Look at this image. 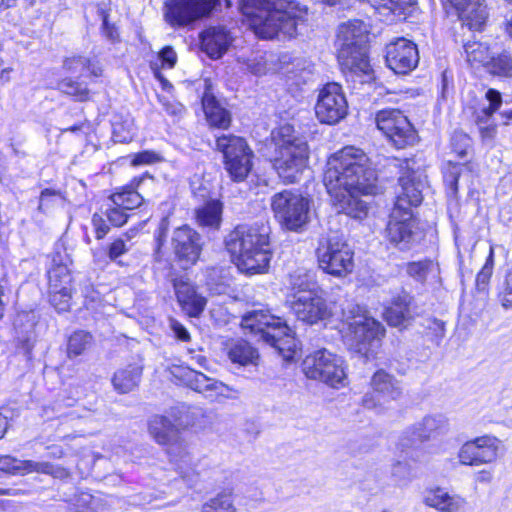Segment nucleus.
I'll return each mask as SVG.
<instances>
[{
    "label": "nucleus",
    "mask_w": 512,
    "mask_h": 512,
    "mask_svg": "<svg viewBox=\"0 0 512 512\" xmlns=\"http://www.w3.org/2000/svg\"><path fill=\"white\" fill-rule=\"evenodd\" d=\"M128 251L129 247L127 244L122 239H116L109 247L108 256L111 260L115 261Z\"/></svg>",
    "instance_id": "nucleus-60"
},
{
    "label": "nucleus",
    "mask_w": 512,
    "mask_h": 512,
    "mask_svg": "<svg viewBox=\"0 0 512 512\" xmlns=\"http://www.w3.org/2000/svg\"><path fill=\"white\" fill-rule=\"evenodd\" d=\"M162 160V156L153 151H143L135 155L132 160L133 165H142V164H153L160 162Z\"/></svg>",
    "instance_id": "nucleus-56"
},
{
    "label": "nucleus",
    "mask_w": 512,
    "mask_h": 512,
    "mask_svg": "<svg viewBox=\"0 0 512 512\" xmlns=\"http://www.w3.org/2000/svg\"><path fill=\"white\" fill-rule=\"evenodd\" d=\"M179 377L187 387L212 400L235 398L239 393L237 389L192 369H181Z\"/></svg>",
    "instance_id": "nucleus-16"
},
{
    "label": "nucleus",
    "mask_w": 512,
    "mask_h": 512,
    "mask_svg": "<svg viewBox=\"0 0 512 512\" xmlns=\"http://www.w3.org/2000/svg\"><path fill=\"white\" fill-rule=\"evenodd\" d=\"M148 431L157 444L169 447L168 453L171 460L175 462L180 476L187 482H193L197 473L192 465L190 455L185 451L180 430L169 418L155 415L149 420Z\"/></svg>",
    "instance_id": "nucleus-8"
},
{
    "label": "nucleus",
    "mask_w": 512,
    "mask_h": 512,
    "mask_svg": "<svg viewBox=\"0 0 512 512\" xmlns=\"http://www.w3.org/2000/svg\"><path fill=\"white\" fill-rule=\"evenodd\" d=\"M297 6L289 0H241L240 10L254 33L263 39L293 37Z\"/></svg>",
    "instance_id": "nucleus-2"
},
{
    "label": "nucleus",
    "mask_w": 512,
    "mask_h": 512,
    "mask_svg": "<svg viewBox=\"0 0 512 512\" xmlns=\"http://www.w3.org/2000/svg\"><path fill=\"white\" fill-rule=\"evenodd\" d=\"M110 200L113 205L120 206L122 209L133 210L143 203V197L135 190V186L123 188L121 191L111 195Z\"/></svg>",
    "instance_id": "nucleus-40"
},
{
    "label": "nucleus",
    "mask_w": 512,
    "mask_h": 512,
    "mask_svg": "<svg viewBox=\"0 0 512 512\" xmlns=\"http://www.w3.org/2000/svg\"><path fill=\"white\" fill-rule=\"evenodd\" d=\"M499 441L495 437L482 436L465 442L458 451L462 465L478 466L496 461Z\"/></svg>",
    "instance_id": "nucleus-18"
},
{
    "label": "nucleus",
    "mask_w": 512,
    "mask_h": 512,
    "mask_svg": "<svg viewBox=\"0 0 512 512\" xmlns=\"http://www.w3.org/2000/svg\"><path fill=\"white\" fill-rule=\"evenodd\" d=\"M486 70L498 77L512 78V55L509 51L503 50L501 53L492 54Z\"/></svg>",
    "instance_id": "nucleus-38"
},
{
    "label": "nucleus",
    "mask_w": 512,
    "mask_h": 512,
    "mask_svg": "<svg viewBox=\"0 0 512 512\" xmlns=\"http://www.w3.org/2000/svg\"><path fill=\"white\" fill-rule=\"evenodd\" d=\"M399 185L394 207L412 212V207L420 205L423 200L424 182L421 175L415 171H407L399 178Z\"/></svg>",
    "instance_id": "nucleus-23"
},
{
    "label": "nucleus",
    "mask_w": 512,
    "mask_h": 512,
    "mask_svg": "<svg viewBox=\"0 0 512 512\" xmlns=\"http://www.w3.org/2000/svg\"><path fill=\"white\" fill-rule=\"evenodd\" d=\"M223 205L219 200H210L196 210L199 226L218 229L222 221Z\"/></svg>",
    "instance_id": "nucleus-34"
},
{
    "label": "nucleus",
    "mask_w": 512,
    "mask_h": 512,
    "mask_svg": "<svg viewBox=\"0 0 512 512\" xmlns=\"http://www.w3.org/2000/svg\"><path fill=\"white\" fill-rule=\"evenodd\" d=\"M404 123L405 125H396L393 131L386 136L399 149L412 145L416 141V131L406 116Z\"/></svg>",
    "instance_id": "nucleus-39"
},
{
    "label": "nucleus",
    "mask_w": 512,
    "mask_h": 512,
    "mask_svg": "<svg viewBox=\"0 0 512 512\" xmlns=\"http://www.w3.org/2000/svg\"><path fill=\"white\" fill-rule=\"evenodd\" d=\"M92 225L94 227L97 239L104 238L105 235L109 232V226L106 224L104 218L97 213L92 216Z\"/></svg>",
    "instance_id": "nucleus-62"
},
{
    "label": "nucleus",
    "mask_w": 512,
    "mask_h": 512,
    "mask_svg": "<svg viewBox=\"0 0 512 512\" xmlns=\"http://www.w3.org/2000/svg\"><path fill=\"white\" fill-rule=\"evenodd\" d=\"M338 61L342 71L351 78L359 77L360 82L372 78V68L367 55L368 34L365 24L355 20L339 26Z\"/></svg>",
    "instance_id": "nucleus-4"
},
{
    "label": "nucleus",
    "mask_w": 512,
    "mask_h": 512,
    "mask_svg": "<svg viewBox=\"0 0 512 512\" xmlns=\"http://www.w3.org/2000/svg\"><path fill=\"white\" fill-rule=\"evenodd\" d=\"M303 372L307 378L321 381L333 388L345 385L344 360L325 348L306 356Z\"/></svg>",
    "instance_id": "nucleus-11"
},
{
    "label": "nucleus",
    "mask_w": 512,
    "mask_h": 512,
    "mask_svg": "<svg viewBox=\"0 0 512 512\" xmlns=\"http://www.w3.org/2000/svg\"><path fill=\"white\" fill-rule=\"evenodd\" d=\"M434 263L431 260L410 262L406 265L407 274L419 282H424L428 274L433 270Z\"/></svg>",
    "instance_id": "nucleus-48"
},
{
    "label": "nucleus",
    "mask_w": 512,
    "mask_h": 512,
    "mask_svg": "<svg viewBox=\"0 0 512 512\" xmlns=\"http://www.w3.org/2000/svg\"><path fill=\"white\" fill-rule=\"evenodd\" d=\"M450 431V422L442 413L428 414L415 423L408 432L420 442L434 440L442 437Z\"/></svg>",
    "instance_id": "nucleus-24"
},
{
    "label": "nucleus",
    "mask_w": 512,
    "mask_h": 512,
    "mask_svg": "<svg viewBox=\"0 0 512 512\" xmlns=\"http://www.w3.org/2000/svg\"><path fill=\"white\" fill-rule=\"evenodd\" d=\"M353 255L350 246L338 236L329 237L317 248L319 267L335 277H345L352 272Z\"/></svg>",
    "instance_id": "nucleus-14"
},
{
    "label": "nucleus",
    "mask_w": 512,
    "mask_h": 512,
    "mask_svg": "<svg viewBox=\"0 0 512 512\" xmlns=\"http://www.w3.org/2000/svg\"><path fill=\"white\" fill-rule=\"evenodd\" d=\"M170 328L174 332L177 339L181 341H189L190 334L187 329L177 320L170 319Z\"/></svg>",
    "instance_id": "nucleus-63"
},
{
    "label": "nucleus",
    "mask_w": 512,
    "mask_h": 512,
    "mask_svg": "<svg viewBox=\"0 0 512 512\" xmlns=\"http://www.w3.org/2000/svg\"><path fill=\"white\" fill-rule=\"evenodd\" d=\"M59 198L60 194L58 191L44 189L40 195L38 210L47 212L51 208L50 206Z\"/></svg>",
    "instance_id": "nucleus-54"
},
{
    "label": "nucleus",
    "mask_w": 512,
    "mask_h": 512,
    "mask_svg": "<svg viewBox=\"0 0 512 512\" xmlns=\"http://www.w3.org/2000/svg\"><path fill=\"white\" fill-rule=\"evenodd\" d=\"M453 151L459 156L464 157L470 147V138L463 132H455L451 139Z\"/></svg>",
    "instance_id": "nucleus-50"
},
{
    "label": "nucleus",
    "mask_w": 512,
    "mask_h": 512,
    "mask_svg": "<svg viewBox=\"0 0 512 512\" xmlns=\"http://www.w3.org/2000/svg\"><path fill=\"white\" fill-rule=\"evenodd\" d=\"M370 6L381 16H401L411 12L416 0H367Z\"/></svg>",
    "instance_id": "nucleus-33"
},
{
    "label": "nucleus",
    "mask_w": 512,
    "mask_h": 512,
    "mask_svg": "<svg viewBox=\"0 0 512 512\" xmlns=\"http://www.w3.org/2000/svg\"><path fill=\"white\" fill-rule=\"evenodd\" d=\"M227 355L232 363L240 366L256 365L259 354L249 342L238 339L227 345Z\"/></svg>",
    "instance_id": "nucleus-28"
},
{
    "label": "nucleus",
    "mask_w": 512,
    "mask_h": 512,
    "mask_svg": "<svg viewBox=\"0 0 512 512\" xmlns=\"http://www.w3.org/2000/svg\"><path fill=\"white\" fill-rule=\"evenodd\" d=\"M202 105L210 125L223 129L228 128L230 115L218 104L214 96L205 93L202 98Z\"/></svg>",
    "instance_id": "nucleus-35"
},
{
    "label": "nucleus",
    "mask_w": 512,
    "mask_h": 512,
    "mask_svg": "<svg viewBox=\"0 0 512 512\" xmlns=\"http://www.w3.org/2000/svg\"><path fill=\"white\" fill-rule=\"evenodd\" d=\"M447 13H455L470 29L481 30L488 18L484 0H442Z\"/></svg>",
    "instance_id": "nucleus-20"
},
{
    "label": "nucleus",
    "mask_w": 512,
    "mask_h": 512,
    "mask_svg": "<svg viewBox=\"0 0 512 512\" xmlns=\"http://www.w3.org/2000/svg\"><path fill=\"white\" fill-rule=\"evenodd\" d=\"M42 467L33 460H20L10 455H0V470L13 475H27Z\"/></svg>",
    "instance_id": "nucleus-37"
},
{
    "label": "nucleus",
    "mask_w": 512,
    "mask_h": 512,
    "mask_svg": "<svg viewBox=\"0 0 512 512\" xmlns=\"http://www.w3.org/2000/svg\"><path fill=\"white\" fill-rule=\"evenodd\" d=\"M493 254V249L490 248L489 256L487 257L481 271L477 275V282L486 283L491 277L494 265Z\"/></svg>",
    "instance_id": "nucleus-59"
},
{
    "label": "nucleus",
    "mask_w": 512,
    "mask_h": 512,
    "mask_svg": "<svg viewBox=\"0 0 512 512\" xmlns=\"http://www.w3.org/2000/svg\"><path fill=\"white\" fill-rule=\"evenodd\" d=\"M201 49L212 59L225 54L232 42L230 33L224 27H209L200 35Z\"/></svg>",
    "instance_id": "nucleus-27"
},
{
    "label": "nucleus",
    "mask_w": 512,
    "mask_h": 512,
    "mask_svg": "<svg viewBox=\"0 0 512 512\" xmlns=\"http://www.w3.org/2000/svg\"><path fill=\"white\" fill-rule=\"evenodd\" d=\"M404 118L405 115L398 109H383L376 114L375 121L377 128L387 136L396 125H405Z\"/></svg>",
    "instance_id": "nucleus-41"
},
{
    "label": "nucleus",
    "mask_w": 512,
    "mask_h": 512,
    "mask_svg": "<svg viewBox=\"0 0 512 512\" xmlns=\"http://www.w3.org/2000/svg\"><path fill=\"white\" fill-rule=\"evenodd\" d=\"M216 147L224 155L225 169L230 177L241 182L246 179L252 168L253 151L247 142L234 135L217 137Z\"/></svg>",
    "instance_id": "nucleus-13"
},
{
    "label": "nucleus",
    "mask_w": 512,
    "mask_h": 512,
    "mask_svg": "<svg viewBox=\"0 0 512 512\" xmlns=\"http://www.w3.org/2000/svg\"><path fill=\"white\" fill-rule=\"evenodd\" d=\"M247 69L255 75H263L271 70V68L267 67V60L263 56H256L249 59L247 62Z\"/></svg>",
    "instance_id": "nucleus-55"
},
{
    "label": "nucleus",
    "mask_w": 512,
    "mask_h": 512,
    "mask_svg": "<svg viewBox=\"0 0 512 512\" xmlns=\"http://www.w3.org/2000/svg\"><path fill=\"white\" fill-rule=\"evenodd\" d=\"M413 213L393 207L385 230L388 241L400 249L409 248L414 239Z\"/></svg>",
    "instance_id": "nucleus-21"
},
{
    "label": "nucleus",
    "mask_w": 512,
    "mask_h": 512,
    "mask_svg": "<svg viewBox=\"0 0 512 512\" xmlns=\"http://www.w3.org/2000/svg\"><path fill=\"white\" fill-rule=\"evenodd\" d=\"M58 87L60 91L75 97L78 101H86L89 98V90L70 78L60 81Z\"/></svg>",
    "instance_id": "nucleus-47"
},
{
    "label": "nucleus",
    "mask_w": 512,
    "mask_h": 512,
    "mask_svg": "<svg viewBox=\"0 0 512 512\" xmlns=\"http://www.w3.org/2000/svg\"><path fill=\"white\" fill-rule=\"evenodd\" d=\"M412 297L405 292L397 295L391 306L387 307L384 312V318L391 326H401L409 317Z\"/></svg>",
    "instance_id": "nucleus-30"
},
{
    "label": "nucleus",
    "mask_w": 512,
    "mask_h": 512,
    "mask_svg": "<svg viewBox=\"0 0 512 512\" xmlns=\"http://www.w3.org/2000/svg\"><path fill=\"white\" fill-rule=\"evenodd\" d=\"M10 427L9 417L0 413V439H2Z\"/></svg>",
    "instance_id": "nucleus-64"
},
{
    "label": "nucleus",
    "mask_w": 512,
    "mask_h": 512,
    "mask_svg": "<svg viewBox=\"0 0 512 512\" xmlns=\"http://www.w3.org/2000/svg\"><path fill=\"white\" fill-rule=\"evenodd\" d=\"M371 386L374 392L382 395L384 398L396 400L402 394L399 382L394 376L384 370H378L371 379Z\"/></svg>",
    "instance_id": "nucleus-32"
},
{
    "label": "nucleus",
    "mask_w": 512,
    "mask_h": 512,
    "mask_svg": "<svg viewBox=\"0 0 512 512\" xmlns=\"http://www.w3.org/2000/svg\"><path fill=\"white\" fill-rule=\"evenodd\" d=\"M273 140L275 142L273 168L284 183H296L308 164L307 142L295 135L290 125H283L274 132Z\"/></svg>",
    "instance_id": "nucleus-6"
},
{
    "label": "nucleus",
    "mask_w": 512,
    "mask_h": 512,
    "mask_svg": "<svg viewBox=\"0 0 512 512\" xmlns=\"http://www.w3.org/2000/svg\"><path fill=\"white\" fill-rule=\"evenodd\" d=\"M464 49L468 62L472 65H481L486 68L492 56L487 44L481 42L467 43Z\"/></svg>",
    "instance_id": "nucleus-43"
},
{
    "label": "nucleus",
    "mask_w": 512,
    "mask_h": 512,
    "mask_svg": "<svg viewBox=\"0 0 512 512\" xmlns=\"http://www.w3.org/2000/svg\"><path fill=\"white\" fill-rule=\"evenodd\" d=\"M385 61L396 74H408L413 71L419 62V53L415 43L398 38L386 46Z\"/></svg>",
    "instance_id": "nucleus-17"
},
{
    "label": "nucleus",
    "mask_w": 512,
    "mask_h": 512,
    "mask_svg": "<svg viewBox=\"0 0 512 512\" xmlns=\"http://www.w3.org/2000/svg\"><path fill=\"white\" fill-rule=\"evenodd\" d=\"M36 465L41 466V470H33V473H41V474H47L52 475L56 478H66L69 476V472L60 466H54L53 464L49 462H36Z\"/></svg>",
    "instance_id": "nucleus-52"
},
{
    "label": "nucleus",
    "mask_w": 512,
    "mask_h": 512,
    "mask_svg": "<svg viewBox=\"0 0 512 512\" xmlns=\"http://www.w3.org/2000/svg\"><path fill=\"white\" fill-rule=\"evenodd\" d=\"M106 215L109 222L116 227L124 225L128 220V214L126 213V210L113 204L110 208L107 209Z\"/></svg>",
    "instance_id": "nucleus-51"
},
{
    "label": "nucleus",
    "mask_w": 512,
    "mask_h": 512,
    "mask_svg": "<svg viewBox=\"0 0 512 512\" xmlns=\"http://www.w3.org/2000/svg\"><path fill=\"white\" fill-rule=\"evenodd\" d=\"M161 104H162V107L163 109L166 111V113H168L169 115H172V116H181L184 112V106L175 101V100H170V99H167V98H159Z\"/></svg>",
    "instance_id": "nucleus-58"
},
{
    "label": "nucleus",
    "mask_w": 512,
    "mask_h": 512,
    "mask_svg": "<svg viewBox=\"0 0 512 512\" xmlns=\"http://www.w3.org/2000/svg\"><path fill=\"white\" fill-rule=\"evenodd\" d=\"M347 111L348 103L342 87L335 82L327 83L318 94L316 117L321 123L336 124L347 115Z\"/></svg>",
    "instance_id": "nucleus-15"
},
{
    "label": "nucleus",
    "mask_w": 512,
    "mask_h": 512,
    "mask_svg": "<svg viewBox=\"0 0 512 512\" xmlns=\"http://www.w3.org/2000/svg\"><path fill=\"white\" fill-rule=\"evenodd\" d=\"M291 309L298 320L315 324L332 316V310L322 297L318 286L306 272L290 275Z\"/></svg>",
    "instance_id": "nucleus-7"
},
{
    "label": "nucleus",
    "mask_w": 512,
    "mask_h": 512,
    "mask_svg": "<svg viewBox=\"0 0 512 512\" xmlns=\"http://www.w3.org/2000/svg\"><path fill=\"white\" fill-rule=\"evenodd\" d=\"M486 99L489 101V106L482 109V111L477 115V123L479 125L482 138L491 140L496 134V126H482V124L486 123L488 119L499 109L502 98L501 94L497 90L489 89L486 92Z\"/></svg>",
    "instance_id": "nucleus-29"
},
{
    "label": "nucleus",
    "mask_w": 512,
    "mask_h": 512,
    "mask_svg": "<svg viewBox=\"0 0 512 512\" xmlns=\"http://www.w3.org/2000/svg\"><path fill=\"white\" fill-rule=\"evenodd\" d=\"M427 328L433 333V341L439 345L445 336V323L442 320L432 319L429 321Z\"/></svg>",
    "instance_id": "nucleus-57"
},
{
    "label": "nucleus",
    "mask_w": 512,
    "mask_h": 512,
    "mask_svg": "<svg viewBox=\"0 0 512 512\" xmlns=\"http://www.w3.org/2000/svg\"><path fill=\"white\" fill-rule=\"evenodd\" d=\"M225 246L242 273L255 275L268 271L271 251L265 229L238 226L227 235Z\"/></svg>",
    "instance_id": "nucleus-3"
},
{
    "label": "nucleus",
    "mask_w": 512,
    "mask_h": 512,
    "mask_svg": "<svg viewBox=\"0 0 512 512\" xmlns=\"http://www.w3.org/2000/svg\"><path fill=\"white\" fill-rule=\"evenodd\" d=\"M342 321L347 325L346 343L350 349L360 354H367L373 342L384 333L382 325L359 306H352L348 312L343 311Z\"/></svg>",
    "instance_id": "nucleus-9"
},
{
    "label": "nucleus",
    "mask_w": 512,
    "mask_h": 512,
    "mask_svg": "<svg viewBox=\"0 0 512 512\" xmlns=\"http://www.w3.org/2000/svg\"><path fill=\"white\" fill-rule=\"evenodd\" d=\"M500 297L502 306L504 308H512V266L508 269L506 273L504 287Z\"/></svg>",
    "instance_id": "nucleus-53"
},
{
    "label": "nucleus",
    "mask_w": 512,
    "mask_h": 512,
    "mask_svg": "<svg viewBox=\"0 0 512 512\" xmlns=\"http://www.w3.org/2000/svg\"><path fill=\"white\" fill-rule=\"evenodd\" d=\"M269 61L274 64L273 70L283 74L292 85L301 86L312 77V65L304 57L283 52L276 57L271 55Z\"/></svg>",
    "instance_id": "nucleus-19"
},
{
    "label": "nucleus",
    "mask_w": 512,
    "mask_h": 512,
    "mask_svg": "<svg viewBox=\"0 0 512 512\" xmlns=\"http://www.w3.org/2000/svg\"><path fill=\"white\" fill-rule=\"evenodd\" d=\"M199 512H237L230 492L218 493L205 502Z\"/></svg>",
    "instance_id": "nucleus-42"
},
{
    "label": "nucleus",
    "mask_w": 512,
    "mask_h": 512,
    "mask_svg": "<svg viewBox=\"0 0 512 512\" xmlns=\"http://www.w3.org/2000/svg\"><path fill=\"white\" fill-rule=\"evenodd\" d=\"M423 503L439 512H462L467 501L459 494H450L445 488L436 486L425 490Z\"/></svg>",
    "instance_id": "nucleus-25"
},
{
    "label": "nucleus",
    "mask_w": 512,
    "mask_h": 512,
    "mask_svg": "<svg viewBox=\"0 0 512 512\" xmlns=\"http://www.w3.org/2000/svg\"><path fill=\"white\" fill-rule=\"evenodd\" d=\"M91 342V336L84 331H77L68 340V355L76 357L81 355Z\"/></svg>",
    "instance_id": "nucleus-44"
},
{
    "label": "nucleus",
    "mask_w": 512,
    "mask_h": 512,
    "mask_svg": "<svg viewBox=\"0 0 512 512\" xmlns=\"http://www.w3.org/2000/svg\"><path fill=\"white\" fill-rule=\"evenodd\" d=\"M142 376V367L138 365H128L125 368L119 369L114 373L112 384L114 389L122 394L134 390Z\"/></svg>",
    "instance_id": "nucleus-31"
},
{
    "label": "nucleus",
    "mask_w": 512,
    "mask_h": 512,
    "mask_svg": "<svg viewBox=\"0 0 512 512\" xmlns=\"http://www.w3.org/2000/svg\"><path fill=\"white\" fill-rule=\"evenodd\" d=\"M158 58L163 66L172 68L176 64L177 55L176 52L170 47H164L158 54Z\"/></svg>",
    "instance_id": "nucleus-61"
},
{
    "label": "nucleus",
    "mask_w": 512,
    "mask_h": 512,
    "mask_svg": "<svg viewBox=\"0 0 512 512\" xmlns=\"http://www.w3.org/2000/svg\"><path fill=\"white\" fill-rule=\"evenodd\" d=\"M64 68L71 73H79L84 76L86 72L94 77L102 76V68L97 61H92L84 56H72L64 61Z\"/></svg>",
    "instance_id": "nucleus-36"
},
{
    "label": "nucleus",
    "mask_w": 512,
    "mask_h": 512,
    "mask_svg": "<svg viewBox=\"0 0 512 512\" xmlns=\"http://www.w3.org/2000/svg\"><path fill=\"white\" fill-rule=\"evenodd\" d=\"M376 173L366 154L349 146L333 154L327 161L323 182L337 212L355 219L367 214L362 195L376 191Z\"/></svg>",
    "instance_id": "nucleus-1"
},
{
    "label": "nucleus",
    "mask_w": 512,
    "mask_h": 512,
    "mask_svg": "<svg viewBox=\"0 0 512 512\" xmlns=\"http://www.w3.org/2000/svg\"><path fill=\"white\" fill-rule=\"evenodd\" d=\"M71 298V286H61V288L50 290V302L58 312L69 310Z\"/></svg>",
    "instance_id": "nucleus-45"
},
{
    "label": "nucleus",
    "mask_w": 512,
    "mask_h": 512,
    "mask_svg": "<svg viewBox=\"0 0 512 512\" xmlns=\"http://www.w3.org/2000/svg\"><path fill=\"white\" fill-rule=\"evenodd\" d=\"M173 287L179 304L190 317H198L206 306V299L184 277L175 278Z\"/></svg>",
    "instance_id": "nucleus-26"
},
{
    "label": "nucleus",
    "mask_w": 512,
    "mask_h": 512,
    "mask_svg": "<svg viewBox=\"0 0 512 512\" xmlns=\"http://www.w3.org/2000/svg\"><path fill=\"white\" fill-rule=\"evenodd\" d=\"M172 248L181 261L195 264L202 250L201 237L195 230L183 225L173 233Z\"/></svg>",
    "instance_id": "nucleus-22"
},
{
    "label": "nucleus",
    "mask_w": 512,
    "mask_h": 512,
    "mask_svg": "<svg viewBox=\"0 0 512 512\" xmlns=\"http://www.w3.org/2000/svg\"><path fill=\"white\" fill-rule=\"evenodd\" d=\"M223 3L226 8L232 5L230 0H166L164 17L174 28L187 27L221 8Z\"/></svg>",
    "instance_id": "nucleus-12"
},
{
    "label": "nucleus",
    "mask_w": 512,
    "mask_h": 512,
    "mask_svg": "<svg viewBox=\"0 0 512 512\" xmlns=\"http://www.w3.org/2000/svg\"><path fill=\"white\" fill-rule=\"evenodd\" d=\"M391 474L400 485L407 484L412 480L410 466L405 462L395 463L392 467Z\"/></svg>",
    "instance_id": "nucleus-49"
},
{
    "label": "nucleus",
    "mask_w": 512,
    "mask_h": 512,
    "mask_svg": "<svg viewBox=\"0 0 512 512\" xmlns=\"http://www.w3.org/2000/svg\"><path fill=\"white\" fill-rule=\"evenodd\" d=\"M271 209L287 230L297 232L309 222L310 200L296 190L275 193L271 197Z\"/></svg>",
    "instance_id": "nucleus-10"
},
{
    "label": "nucleus",
    "mask_w": 512,
    "mask_h": 512,
    "mask_svg": "<svg viewBox=\"0 0 512 512\" xmlns=\"http://www.w3.org/2000/svg\"><path fill=\"white\" fill-rule=\"evenodd\" d=\"M49 288L55 290L61 286H70L71 276L67 266L57 265L48 272Z\"/></svg>",
    "instance_id": "nucleus-46"
},
{
    "label": "nucleus",
    "mask_w": 512,
    "mask_h": 512,
    "mask_svg": "<svg viewBox=\"0 0 512 512\" xmlns=\"http://www.w3.org/2000/svg\"><path fill=\"white\" fill-rule=\"evenodd\" d=\"M241 327L274 347L285 361H292L299 350L291 328L268 311L260 309L247 312L242 317Z\"/></svg>",
    "instance_id": "nucleus-5"
}]
</instances>
